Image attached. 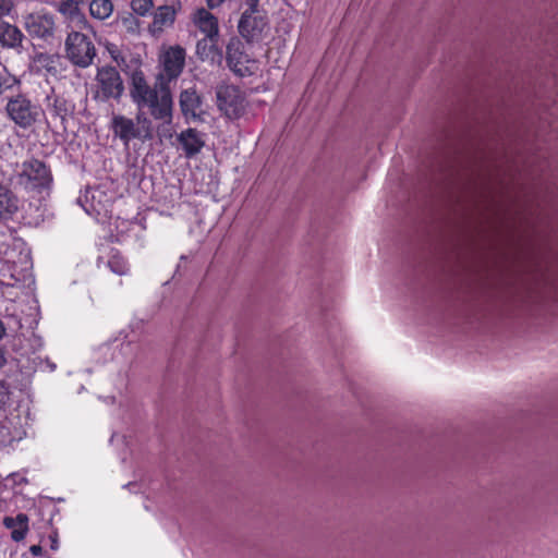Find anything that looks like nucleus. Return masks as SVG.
<instances>
[{"instance_id": "obj_1", "label": "nucleus", "mask_w": 558, "mask_h": 558, "mask_svg": "<svg viewBox=\"0 0 558 558\" xmlns=\"http://www.w3.org/2000/svg\"><path fill=\"white\" fill-rule=\"evenodd\" d=\"M130 97L140 110L147 108L156 120H171L170 89L163 83L151 87L141 70H134L131 73Z\"/></svg>"}, {"instance_id": "obj_2", "label": "nucleus", "mask_w": 558, "mask_h": 558, "mask_svg": "<svg viewBox=\"0 0 558 558\" xmlns=\"http://www.w3.org/2000/svg\"><path fill=\"white\" fill-rule=\"evenodd\" d=\"M65 56L74 65L85 69L93 63L96 48L87 35L71 32L65 39Z\"/></svg>"}, {"instance_id": "obj_3", "label": "nucleus", "mask_w": 558, "mask_h": 558, "mask_svg": "<svg viewBox=\"0 0 558 558\" xmlns=\"http://www.w3.org/2000/svg\"><path fill=\"white\" fill-rule=\"evenodd\" d=\"M9 118L20 128H31L43 114L41 109L25 96L11 98L5 107Z\"/></svg>"}, {"instance_id": "obj_4", "label": "nucleus", "mask_w": 558, "mask_h": 558, "mask_svg": "<svg viewBox=\"0 0 558 558\" xmlns=\"http://www.w3.org/2000/svg\"><path fill=\"white\" fill-rule=\"evenodd\" d=\"M19 183L27 189L46 187L51 182V174L46 165L37 159L25 160L16 170Z\"/></svg>"}, {"instance_id": "obj_5", "label": "nucleus", "mask_w": 558, "mask_h": 558, "mask_svg": "<svg viewBox=\"0 0 558 558\" xmlns=\"http://www.w3.org/2000/svg\"><path fill=\"white\" fill-rule=\"evenodd\" d=\"M217 105L229 119H238L245 111L246 100L238 87L221 85L217 88Z\"/></svg>"}, {"instance_id": "obj_6", "label": "nucleus", "mask_w": 558, "mask_h": 558, "mask_svg": "<svg viewBox=\"0 0 558 558\" xmlns=\"http://www.w3.org/2000/svg\"><path fill=\"white\" fill-rule=\"evenodd\" d=\"M238 28L241 36L247 41H259L268 31V22L266 16L259 12L250 13L248 10H244L239 21Z\"/></svg>"}, {"instance_id": "obj_7", "label": "nucleus", "mask_w": 558, "mask_h": 558, "mask_svg": "<svg viewBox=\"0 0 558 558\" xmlns=\"http://www.w3.org/2000/svg\"><path fill=\"white\" fill-rule=\"evenodd\" d=\"M227 63L232 72L240 76L252 74L254 62L244 51L243 43L233 37L227 45Z\"/></svg>"}, {"instance_id": "obj_8", "label": "nucleus", "mask_w": 558, "mask_h": 558, "mask_svg": "<svg viewBox=\"0 0 558 558\" xmlns=\"http://www.w3.org/2000/svg\"><path fill=\"white\" fill-rule=\"evenodd\" d=\"M96 80L104 99H120L124 92V86L119 72L114 68L105 66L99 69Z\"/></svg>"}, {"instance_id": "obj_9", "label": "nucleus", "mask_w": 558, "mask_h": 558, "mask_svg": "<svg viewBox=\"0 0 558 558\" xmlns=\"http://www.w3.org/2000/svg\"><path fill=\"white\" fill-rule=\"evenodd\" d=\"M54 20L49 13L36 12L24 17V27L29 36L48 40L54 34Z\"/></svg>"}, {"instance_id": "obj_10", "label": "nucleus", "mask_w": 558, "mask_h": 558, "mask_svg": "<svg viewBox=\"0 0 558 558\" xmlns=\"http://www.w3.org/2000/svg\"><path fill=\"white\" fill-rule=\"evenodd\" d=\"M161 78L172 81L179 77L185 63V50L179 46L168 48L160 57Z\"/></svg>"}, {"instance_id": "obj_11", "label": "nucleus", "mask_w": 558, "mask_h": 558, "mask_svg": "<svg viewBox=\"0 0 558 558\" xmlns=\"http://www.w3.org/2000/svg\"><path fill=\"white\" fill-rule=\"evenodd\" d=\"M177 140L186 158H192L199 154L206 143L205 134L193 128L180 132Z\"/></svg>"}, {"instance_id": "obj_12", "label": "nucleus", "mask_w": 558, "mask_h": 558, "mask_svg": "<svg viewBox=\"0 0 558 558\" xmlns=\"http://www.w3.org/2000/svg\"><path fill=\"white\" fill-rule=\"evenodd\" d=\"M219 36H205L197 41L196 53L203 61H209L211 64H220L222 61V51L218 47Z\"/></svg>"}, {"instance_id": "obj_13", "label": "nucleus", "mask_w": 558, "mask_h": 558, "mask_svg": "<svg viewBox=\"0 0 558 558\" xmlns=\"http://www.w3.org/2000/svg\"><path fill=\"white\" fill-rule=\"evenodd\" d=\"M112 131L125 146L129 143L141 136L140 130L132 119L124 116H114L112 118Z\"/></svg>"}, {"instance_id": "obj_14", "label": "nucleus", "mask_w": 558, "mask_h": 558, "mask_svg": "<svg viewBox=\"0 0 558 558\" xmlns=\"http://www.w3.org/2000/svg\"><path fill=\"white\" fill-rule=\"evenodd\" d=\"M24 434L19 416H5L0 420V444L10 445L13 441L21 440Z\"/></svg>"}, {"instance_id": "obj_15", "label": "nucleus", "mask_w": 558, "mask_h": 558, "mask_svg": "<svg viewBox=\"0 0 558 558\" xmlns=\"http://www.w3.org/2000/svg\"><path fill=\"white\" fill-rule=\"evenodd\" d=\"M21 267L19 269H14L11 274V280L7 283L8 287L12 288H24L25 286H29L33 282L31 268V257L29 253H21L20 257Z\"/></svg>"}, {"instance_id": "obj_16", "label": "nucleus", "mask_w": 558, "mask_h": 558, "mask_svg": "<svg viewBox=\"0 0 558 558\" xmlns=\"http://www.w3.org/2000/svg\"><path fill=\"white\" fill-rule=\"evenodd\" d=\"M23 38V33L15 25L0 19V46L2 48H19Z\"/></svg>"}, {"instance_id": "obj_17", "label": "nucleus", "mask_w": 558, "mask_h": 558, "mask_svg": "<svg viewBox=\"0 0 558 558\" xmlns=\"http://www.w3.org/2000/svg\"><path fill=\"white\" fill-rule=\"evenodd\" d=\"M193 21L205 36H219L218 20L206 9H198Z\"/></svg>"}, {"instance_id": "obj_18", "label": "nucleus", "mask_w": 558, "mask_h": 558, "mask_svg": "<svg viewBox=\"0 0 558 558\" xmlns=\"http://www.w3.org/2000/svg\"><path fill=\"white\" fill-rule=\"evenodd\" d=\"M3 525L11 530V538L14 542H21L28 532V517L25 513H19L16 517H5Z\"/></svg>"}, {"instance_id": "obj_19", "label": "nucleus", "mask_w": 558, "mask_h": 558, "mask_svg": "<svg viewBox=\"0 0 558 558\" xmlns=\"http://www.w3.org/2000/svg\"><path fill=\"white\" fill-rule=\"evenodd\" d=\"M19 208V201L7 187L0 186V219H9Z\"/></svg>"}, {"instance_id": "obj_20", "label": "nucleus", "mask_w": 558, "mask_h": 558, "mask_svg": "<svg viewBox=\"0 0 558 558\" xmlns=\"http://www.w3.org/2000/svg\"><path fill=\"white\" fill-rule=\"evenodd\" d=\"M180 106L184 116L196 117L201 108V98L193 89H185L180 95Z\"/></svg>"}, {"instance_id": "obj_21", "label": "nucleus", "mask_w": 558, "mask_h": 558, "mask_svg": "<svg viewBox=\"0 0 558 558\" xmlns=\"http://www.w3.org/2000/svg\"><path fill=\"white\" fill-rule=\"evenodd\" d=\"M175 19V11L170 5H161L154 14L151 23L153 31L162 32L165 27L172 25Z\"/></svg>"}, {"instance_id": "obj_22", "label": "nucleus", "mask_w": 558, "mask_h": 558, "mask_svg": "<svg viewBox=\"0 0 558 558\" xmlns=\"http://www.w3.org/2000/svg\"><path fill=\"white\" fill-rule=\"evenodd\" d=\"M46 108L54 117L64 120L69 113L68 101L60 96L51 95L46 97Z\"/></svg>"}, {"instance_id": "obj_23", "label": "nucleus", "mask_w": 558, "mask_h": 558, "mask_svg": "<svg viewBox=\"0 0 558 558\" xmlns=\"http://www.w3.org/2000/svg\"><path fill=\"white\" fill-rule=\"evenodd\" d=\"M84 5V0H61L59 11L71 20H81L83 17L81 10Z\"/></svg>"}, {"instance_id": "obj_24", "label": "nucleus", "mask_w": 558, "mask_h": 558, "mask_svg": "<svg viewBox=\"0 0 558 558\" xmlns=\"http://www.w3.org/2000/svg\"><path fill=\"white\" fill-rule=\"evenodd\" d=\"M113 11V4L111 0H93L89 3V12L93 17L98 20L108 19Z\"/></svg>"}, {"instance_id": "obj_25", "label": "nucleus", "mask_w": 558, "mask_h": 558, "mask_svg": "<svg viewBox=\"0 0 558 558\" xmlns=\"http://www.w3.org/2000/svg\"><path fill=\"white\" fill-rule=\"evenodd\" d=\"M107 265L109 269L119 276L128 275L130 267L125 258L119 252H112Z\"/></svg>"}, {"instance_id": "obj_26", "label": "nucleus", "mask_w": 558, "mask_h": 558, "mask_svg": "<svg viewBox=\"0 0 558 558\" xmlns=\"http://www.w3.org/2000/svg\"><path fill=\"white\" fill-rule=\"evenodd\" d=\"M153 0H132L131 8L138 15H146L153 8Z\"/></svg>"}, {"instance_id": "obj_27", "label": "nucleus", "mask_w": 558, "mask_h": 558, "mask_svg": "<svg viewBox=\"0 0 558 558\" xmlns=\"http://www.w3.org/2000/svg\"><path fill=\"white\" fill-rule=\"evenodd\" d=\"M31 363H32V365H22V367L28 368V369H34V371H36L37 368H40V369L48 368L50 372H53L56 369L54 363H51L48 360L44 361L39 356H34L31 360Z\"/></svg>"}, {"instance_id": "obj_28", "label": "nucleus", "mask_w": 558, "mask_h": 558, "mask_svg": "<svg viewBox=\"0 0 558 558\" xmlns=\"http://www.w3.org/2000/svg\"><path fill=\"white\" fill-rule=\"evenodd\" d=\"M106 50L108 51V53L110 54V57L113 59V61L119 65V66H122L125 62L123 56H122V52L121 50L119 49V47L114 44H107L106 45Z\"/></svg>"}, {"instance_id": "obj_29", "label": "nucleus", "mask_w": 558, "mask_h": 558, "mask_svg": "<svg viewBox=\"0 0 558 558\" xmlns=\"http://www.w3.org/2000/svg\"><path fill=\"white\" fill-rule=\"evenodd\" d=\"M14 8L12 0H0V17L9 15Z\"/></svg>"}, {"instance_id": "obj_30", "label": "nucleus", "mask_w": 558, "mask_h": 558, "mask_svg": "<svg viewBox=\"0 0 558 558\" xmlns=\"http://www.w3.org/2000/svg\"><path fill=\"white\" fill-rule=\"evenodd\" d=\"M259 0H243L242 5L246 7L245 10H248L250 13L258 12Z\"/></svg>"}, {"instance_id": "obj_31", "label": "nucleus", "mask_w": 558, "mask_h": 558, "mask_svg": "<svg viewBox=\"0 0 558 558\" xmlns=\"http://www.w3.org/2000/svg\"><path fill=\"white\" fill-rule=\"evenodd\" d=\"M10 87L11 78L4 73H0V95L3 94V92Z\"/></svg>"}, {"instance_id": "obj_32", "label": "nucleus", "mask_w": 558, "mask_h": 558, "mask_svg": "<svg viewBox=\"0 0 558 558\" xmlns=\"http://www.w3.org/2000/svg\"><path fill=\"white\" fill-rule=\"evenodd\" d=\"M49 538H50V542H51V544H50L51 549L52 550H57L59 548L57 535H50Z\"/></svg>"}, {"instance_id": "obj_33", "label": "nucleus", "mask_w": 558, "mask_h": 558, "mask_svg": "<svg viewBox=\"0 0 558 558\" xmlns=\"http://www.w3.org/2000/svg\"><path fill=\"white\" fill-rule=\"evenodd\" d=\"M29 550L34 556H40L43 549H41V546H39V545H33V546H31Z\"/></svg>"}, {"instance_id": "obj_34", "label": "nucleus", "mask_w": 558, "mask_h": 558, "mask_svg": "<svg viewBox=\"0 0 558 558\" xmlns=\"http://www.w3.org/2000/svg\"><path fill=\"white\" fill-rule=\"evenodd\" d=\"M210 9L219 7L225 0H206Z\"/></svg>"}, {"instance_id": "obj_35", "label": "nucleus", "mask_w": 558, "mask_h": 558, "mask_svg": "<svg viewBox=\"0 0 558 558\" xmlns=\"http://www.w3.org/2000/svg\"><path fill=\"white\" fill-rule=\"evenodd\" d=\"M5 362H7V359H5L4 352L0 348V368L5 364Z\"/></svg>"}, {"instance_id": "obj_36", "label": "nucleus", "mask_w": 558, "mask_h": 558, "mask_svg": "<svg viewBox=\"0 0 558 558\" xmlns=\"http://www.w3.org/2000/svg\"><path fill=\"white\" fill-rule=\"evenodd\" d=\"M88 194H89V192H87V195H88ZM90 194H92V199L94 201V199L96 198V195H97V194H99V195H100V194H101V192H100V191H97V190H93V191H90Z\"/></svg>"}, {"instance_id": "obj_37", "label": "nucleus", "mask_w": 558, "mask_h": 558, "mask_svg": "<svg viewBox=\"0 0 558 558\" xmlns=\"http://www.w3.org/2000/svg\"><path fill=\"white\" fill-rule=\"evenodd\" d=\"M4 331H5L4 325H3V323L0 320V339L3 337Z\"/></svg>"}, {"instance_id": "obj_38", "label": "nucleus", "mask_w": 558, "mask_h": 558, "mask_svg": "<svg viewBox=\"0 0 558 558\" xmlns=\"http://www.w3.org/2000/svg\"><path fill=\"white\" fill-rule=\"evenodd\" d=\"M92 208H93V210H94V211H96L97 214H100V210H101V209H104V208H105V206H99V207H97V206H95V205H92Z\"/></svg>"}, {"instance_id": "obj_39", "label": "nucleus", "mask_w": 558, "mask_h": 558, "mask_svg": "<svg viewBox=\"0 0 558 558\" xmlns=\"http://www.w3.org/2000/svg\"><path fill=\"white\" fill-rule=\"evenodd\" d=\"M100 350L104 351V352H108L109 351V347H107V345L102 347V348H100Z\"/></svg>"}]
</instances>
